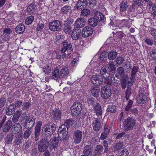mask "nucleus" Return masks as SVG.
Returning <instances> with one entry per match:
<instances>
[{
    "mask_svg": "<svg viewBox=\"0 0 156 156\" xmlns=\"http://www.w3.org/2000/svg\"><path fill=\"white\" fill-rule=\"evenodd\" d=\"M81 11L80 15L82 16L87 17L90 13V11L88 9H83Z\"/></svg>",
    "mask_w": 156,
    "mask_h": 156,
    "instance_id": "37",
    "label": "nucleus"
},
{
    "mask_svg": "<svg viewBox=\"0 0 156 156\" xmlns=\"http://www.w3.org/2000/svg\"><path fill=\"white\" fill-rule=\"evenodd\" d=\"M64 22V25L70 26L73 22V19L70 17H67L66 19L63 20Z\"/></svg>",
    "mask_w": 156,
    "mask_h": 156,
    "instance_id": "39",
    "label": "nucleus"
},
{
    "mask_svg": "<svg viewBox=\"0 0 156 156\" xmlns=\"http://www.w3.org/2000/svg\"><path fill=\"white\" fill-rule=\"evenodd\" d=\"M3 32L4 34L6 35L7 34H10L12 33V31L9 28H5L3 30Z\"/></svg>",
    "mask_w": 156,
    "mask_h": 156,
    "instance_id": "61",
    "label": "nucleus"
},
{
    "mask_svg": "<svg viewBox=\"0 0 156 156\" xmlns=\"http://www.w3.org/2000/svg\"><path fill=\"white\" fill-rule=\"evenodd\" d=\"M87 0H78L76 5V8L77 10L81 11L87 7Z\"/></svg>",
    "mask_w": 156,
    "mask_h": 156,
    "instance_id": "9",
    "label": "nucleus"
},
{
    "mask_svg": "<svg viewBox=\"0 0 156 156\" xmlns=\"http://www.w3.org/2000/svg\"><path fill=\"white\" fill-rule=\"evenodd\" d=\"M31 105V103L30 102H24L22 104V110L24 111L27 110Z\"/></svg>",
    "mask_w": 156,
    "mask_h": 156,
    "instance_id": "40",
    "label": "nucleus"
},
{
    "mask_svg": "<svg viewBox=\"0 0 156 156\" xmlns=\"http://www.w3.org/2000/svg\"><path fill=\"white\" fill-rule=\"evenodd\" d=\"M35 122V119L32 117H27L24 123L25 128L31 129L34 126Z\"/></svg>",
    "mask_w": 156,
    "mask_h": 156,
    "instance_id": "6",
    "label": "nucleus"
},
{
    "mask_svg": "<svg viewBox=\"0 0 156 156\" xmlns=\"http://www.w3.org/2000/svg\"><path fill=\"white\" fill-rule=\"evenodd\" d=\"M133 78H132V76H131V77L129 78L127 80H126V84H127V86H131L133 84Z\"/></svg>",
    "mask_w": 156,
    "mask_h": 156,
    "instance_id": "60",
    "label": "nucleus"
},
{
    "mask_svg": "<svg viewBox=\"0 0 156 156\" xmlns=\"http://www.w3.org/2000/svg\"><path fill=\"white\" fill-rule=\"evenodd\" d=\"M93 31V29L91 27H86L82 30V35L84 37H88L92 34Z\"/></svg>",
    "mask_w": 156,
    "mask_h": 156,
    "instance_id": "8",
    "label": "nucleus"
},
{
    "mask_svg": "<svg viewBox=\"0 0 156 156\" xmlns=\"http://www.w3.org/2000/svg\"><path fill=\"white\" fill-rule=\"evenodd\" d=\"M25 30V27L23 23H20L18 24L15 28L16 32L17 34H21Z\"/></svg>",
    "mask_w": 156,
    "mask_h": 156,
    "instance_id": "25",
    "label": "nucleus"
},
{
    "mask_svg": "<svg viewBox=\"0 0 156 156\" xmlns=\"http://www.w3.org/2000/svg\"><path fill=\"white\" fill-rule=\"evenodd\" d=\"M107 66H105L101 68L100 70V73L102 77L105 80L104 81V83L105 84H107V77L106 75V74L107 73Z\"/></svg>",
    "mask_w": 156,
    "mask_h": 156,
    "instance_id": "19",
    "label": "nucleus"
},
{
    "mask_svg": "<svg viewBox=\"0 0 156 156\" xmlns=\"http://www.w3.org/2000/svg\"><path fill=\"white\" fill-rule=\"evenodd\" d=\"M142 94H141L137 99V102L139 104H144L147 101V98H146V96L143 95L142 96Z\"/></svg>",
    "mask_w": 156,
    "mask_h": 156,
    "instance_id": "31",
    "label": "nucleus"
},
{
    "mask_svg": "<svg viewBox=\"0 0 156 156\" xmlns=\"http://www.w3.org/2000/svg\"><path fill=\"white\" fill-rule=\"evenodd\" d=\"M47 144V145H49V140H48L47 138V137H44L42 138V139H41L39 144Z\"/></svg>",
    "mask_w": 156,
    "mask_h": 156,
    "instance_id": "47",
    "label": "nucleus"
},
{
    "mask_svg": "<svg viewBox=\"0 0 156 156\" xmlns=\"http://www.w3.org/2000/svg\"><path fill=\"white\" fill-rule=\"evenodd\" d=\"M133 103V102L132 101L130 100L127 103V105L125 109V111L126 112V113H127V112L129 111V110L131 109Z\"/></svg>",
    "mask_w": 156,
    "mask_h": 156,
    "instance_id": "42",
    "label": "nucleus"
},
{
    "mask_svg": "<svg viewBox=\"0 0 156 156\" xmlns=\"http://www.w3.org/2000/svg\"><path fill=\"white\" fill-rule=\"evenodd\" d=\"M12 125L11 121L8 120L4 124H3L2 126V131L4 132H8Z\"/></svg>",
    "mask_w": 156,
    "mask_h": 156,
    "instance_id": "20",
    "label": "nucleus"
},
{
    "mask_svg": "<svg viewBox=\"0 0 156 156\" xmlns=\"http://www.w3.org/2000/svg\"><path fill=\"white\" fill-rule=\"evenodd\" d=\"M64 31L66 34H69L72 30V27L70 26L64 25Z\"/></svg>",
    "mask_w": 156,
    "mask_h": 156,
    "instance_id": "45",
    "label": "nucleus"
},
{
    "mask_svg": "<svg viewBox=\"0 0 156 156\" xmlns=\"http://www.w3.org/2000/svg\"><path fill=\"white\" fill-rule=\"evenodd\" d=\"M151 56L154 59H156V50H154L151 51Z\"/></svg>",
    "mask_w": 156,
    "mask_h": 156,
    "instance_id": "64",
    "label": "nucleus"
},
{
    "mask_svg": "<svg viewBox=\"0 0 156 156\" xmlns=\"http://www.w3.org/2000/svg\"><path fill=\"white\" fill-rule=\"evenodd\" d=\"M43 72L45 74L48 75L51 72V67L48 65H46L44 67H42Z\"/></svg>",
    "mask_w": 156,
    "mask_h": 156,
    "instance_id": "36",
    "label": "nucleus"
},
{
    "mask_svg": "<svg viewBox=\"0 0 156 156\" xmlns=\"http://www.w3.org/2000/svg\"><path fill=\"white\" fill-rule=\"evenodd\" d=\"M76 122V119H69L65 120V124L67 125L68 127L72 126Z\"/></svg>",
    "mask_w": 156,
    "mask_h": 156,
    "instance_id": "38",
    "label": "nucleus"
},
{
    "mask_svg": "<svg viewBox=\"0 0 156 156\" xmlns=\"http://www.w3.org/2000/svg\"><path fill=\"white\" fill-rule=\"evenodd\" d=\"M128 7L127 2L126 1H122L120 4V10L121 11L124 12Z\"/></svg>",
    "mask_w": 156,
    "mask_h": 156,
    "instance_id": "30",
    "label": "nucleus"
},
{
    "mask_svg": "<svg viewBox=\"0 0 156 156\" xmlns=\"http://www.w3.org/2000/svg\"><path fill=\"white\" fill-rule=\"evenodd\" d=\"M22 137H15L14 143L16 145H19L22 143Z\"/></svg>",
    "mask_w": 156,
    "mask_h": 156,
    "instance_id": "49",
    "label": "nucleus"
},
{
    "mask_svg": "<svg viewBox=\"0 0 156 156\" xmlns=\"http://www.w3.org/2000/svg\"><path fill=\"white\" fill-rule=\"evenodd\" d=\"M88 23L89 25L92 27H95L98 24L97 19L95 17H92L88 20Z\"/></svg>",
    "mask_w": 156,
    "mask_h": 156,
    "instance_id": "26",
    "label": "nucleus"
},
{
    "mask_svg": "<svg viewBox=\"0 0 156 156\" xmlns=\"http://www.w3.org/2000/svg\"><path fill=\"white\" fill-rule=\"evenodd\" d=\"M61 115L62 112L60 110L57 109L53 110L52 115L53 121L58 122L61 119Z\"/></svg>",
    "mask_w": 156,
    "mask_h": 156,
    "instance_id": "7",
    "label": "nucleus"
},
{
    "mask_svg": "<svg viewBox=\"0 0 156 156\" xmlns=\"http://www.w3.org/2000/svg\"><path fill=\"white\" fill-rule=\"evenodd\" d=\"M73 135L75 136H82V132L79 130H76L74 132Z\"/></svg>",
    "mask_w": 156,
    "mask_h": 156,
    "instance_id": "57",
    "label": "nucleus"
},
{
    "mask_svg": "<svg viewBox=\"0 0 156 156\" xmlns=\"http://www.w3.org/2000/svg\"><path fill=\"white\" fill-rule=\"evenodd\" d=\"M22 127L20 124L19 123H16L13 126L12 129V133L11 136H16V134L18 133L17 135L19 133L20 130Z\"/></svg>",
    "mask_w": 156,
    "mask_h": 156,
    "instance_id": "11",
    "label": "nucleus"
},
{
    "mask_svg": "<svg viewBox=\"0 0 156 156\" xmlns=\"http://www.w3.org/2000/svg\"><path fill=\"white\" fill-rule=\"evenodd\" d=\"M55 129V124L51 122L48 123L43 127L41 135L44 136H50L53 133Z\"/></svg>",
    "mask_w": 156,
    "mask_h": 156,
    "instance_id": "1",
    "label": "nucleus"
},
{
    "mask_svg": "<svg viewBox=\"0 0 156 156\" xmlns=\"http://www.w3.org/2000/svg\"><path fill=\"white\" fill-rule=\"evenodd\" d=\"M86 23L84 19L82 17L77 18L75 23L76 28H80L83 27L85 26Z\"/></svg>",
    "mask_w": 156,
    "mask_h": 156,
    "instance_id": "18",
    "label": "nucleus"
},
{
    "mask_svg": "<svg viewBox=\"0 0 156 156\" xmlns=\"http://www.w3.org/2000/svg\"><path fill=\"white\" fill-rule=\"evenodd\" d=\"M35 7L36 6L35 5V3H32L27 7V12L29 14H33L36 10Z\"/></svg>",
    "mask_w": 156,
    "mask_h": 156,
    "instance_id": "27",
    "label": "nucleus"
},
{
    "mask_svg": "<svg viewBox=\"0 0 156 156\" xmlns=\"http://www.w3.org/2000/svg\"><path fill=\"white\" fill-rule=\"evenodd\" d=\"M93 149L89 145H87L84 147L83 154L85 156H93Z\"/></svg>",
    "mask_w": 156,
    "mask_h": 156,
    "instance_id": "16",
    "label": "nucleus"
},
{
    "mask_svg": "<svg viewBox=\"0 0 156 156\" xmlns=\"http://www.w3.org/2000/svg\"><path fill=\"white\" fill-rule=\"evenodd\" d=\"M68 130H61V131H58V136H66L67 135Z\"/></svg>",
    "mask_w": 156,
    "mask_h": 156,
    "instance_id": "50",
    "label": "nucleus"
},
{
    "mask_svg": "<svg viewBox=\"0 0 156 156\" xmlns=\"http://www.w3.org/2000/svg\"><path fill=\"white\" fill-rule=\"evenodd\" d=\"M135 3L138 6H141L144 5V0H136Z\"/></svg>",
    "mask_w": 156,
    "mask_h": 156,
    "instance_id": "62",
    "label": "nucleus"
},
{
    "mask_svg": "<svg viewBox=\"0 0 156 156\" xmlns=\"http://www.w3.org/2000/svg\"><path fill=\"white\" fill-rule=\"evenodd\" d=\"M94 16L96 17L98 21L104 23L106 21V18L100 12L95 11L94 12Z\"/></svg>",
    "mask_w": 156,
    "mask_h": 156,
    "instance_id": "12",
    "label": "nucleus"
},
{
    "mask_svg": "<svg viewBox=\"0 0 156 156\" xmlns=\"http://www.w3.org/2000/svg\"><path fill=\"white\" fill-rule=\"evenodd\" d=\"M81 35V30L80 29H74L72 31L71 37L73 40H77L80 37Z\"/></svg>",
    "mask_w": 156,
    "mask_h": 156,
    "instance_id": "17",
    "label": "nucleus"
},
{
    "mask_svg": "<svg viewBox=\"0 0 156 156\" xmlns=\"http://www.w3.org/2000/svg\"><path fill=\"white\" fill-rule=\"evenodd\" d=\"M68 127L65 124L62 125L59 127L58 131H61V130H68Z\"/></svg>",
    "mask_w": 156,
    "mask_h": 156,
    "instance_id": "54",
    "label": "nucleus"
},
{
    "mask_svg": "<svg viewBox=\"0 0 156 156\" xmlns=\"http://www.w3.org/2000/svg\"><path fill=\"white\" fill-rule=\"evenodd\" d=\"M103 146L101 145H97L94 151V154L101 155L103 152Z\"/></svg>",
    "mask_w": 156,
    "mask_h": 156,
    "instance_id": "32",
    "label": "nucleus"
},
{
    "mask_svg": "<svg viewBox=\"0 0 156 156\" xmlns=\"http://www.w3.org/2000/svg\"><path fill=\"white\" fill-rule=\"evenodd\" d=\"M34 19V16H30L28 17L25 20V23L27 25H29L32 23Z\"/></svg>",
    "mask_w": 156,
    "mask_h": 156,
    "instance_id": "41",
    "label": "nucleus"
},
{
    "mask_svg": "<svg viewBox=\"0 0 156 156\" xmlns=\"http://www.w3.org/2000/svg\"><path fill=\"white\" fill-rule=\"evenodd\" d=\"M26 129H27L25 131L24 135V136H29L31 133V129L28 128Z\"/></svg>",
    "mask_w": 156,
    "mask_h": 156,
    "instance_id": "55",
    "label": "nucleus"
},
{
    "mask_svg": "<svg viewBox=\"0 0 156 156\" xmlns=\"http://www.w3.org/2000/svg\"><path fill=\"white\" fill-rule=\"evenodd\" d=\"M14 105V104H12L6 108V114L7 115H11L14 113L16 108Z\"/></svg>",
    "mask_w": 156,
    "mask_h": 156,
    "instance_id": "21",
    "label": "nucleus"
},
{
    "mask_svg": "<svg viewBox=\"0 0 156 156\" xmlns=\"http://www.w3.org/2000/svg\"><path fill=\"white\" fill-rule=\"evenodd\" d=\"M60 76L62 79H67L69 75V71L67 67H63L59 71Z\"/></svg>",
    "mask_w": 156,
    "mask_h": 156,
    "instance_id": "10",
    "label": "nucleus"
},
{
    "mask_svg": "<svg viewBox=\"0 0 156 156\" xmlns=\"http://www.w3.org/2000/svg\"><path fill=\"white\" fill-rule=\"evenodd\" d=\"M116 107L114 105L108 106V112L114 113L116 111Z\"/></svg>",
    "mask_w": 156,
    "mask_h": 156,
    "instance_id": "52",
    "label": "nucleus"
},
{
    "mask_svg": "<svg viewBox=\"0 0 156 156\" xmlns=\"http://www.w3.org/2000/svg\"><path fill=\"white\" fill-rule=\"evenodd\" d=\"M107 87L105 86L102 88L101 90V95L102 98L106 99L107 98Z\"/></svg>",
    "mask_w": 156,
    "mask_h": 156,
    "instance_id": "29",
    "label": "nucleus"
},
{
    "mask_svg": "<svg viewBox=\"0 0 156 156\" xmlns=\"http://www.w3.org/2000/svg\"><path fill=\"white\" fill-rule=\"evenodd\" d=\"M71 10V7L69 4H67L64 6L61 9L62 12L65 14H67Z\"/></svg>",
    "mask_w": 156,
    "mask_h": 156,
    "instance_id": "35",
    "label": "nucleus"
},
{
    "mask_svg": "<svg viewBox=\"0 0 156 156\" xmlns=\"http://www.w3.org/2000/svg\"><path fill=\"white\" fill-rule=\"evenodd\" d=\"M106 53V51H105L100 54V58L101 61L105 62L106 61L107 58Z\"/></svg>",
    "mask_w": 156,
    "mask_h": 156,
    "instance_id": "43",
    "label": "nucleus"
},
{
    "mask_svg": "<svg viewBox=\"0 0 156 156\" xmlns=\"http://www.w3.org/2000/svg\"><path fill=\"white\" fill-rule=\"evenodd\" d=\"M94 130L98 131L101 128V123L100 119L98 118L94 119L92 123Z\"/></svg>",
    "mask_w": 156,
    "mask_h": 156,
    "instance_id": "15",
    "label": "nucleus"
},
{
    "mask_svg": "<svg viewBox=\"0 0 156 156\" xmlns=\"http://www.w3.org/2000/svg\"><path fill=\"white\" fill-rule=\"evenodd\" d=\"M49 145L47 144H39L38 145V149L39 151L40 152H43L45 151L48 148Z\"/></svg>",
    "mask_w": 156,
    "mask_h": 156,
    "instance_id": "33",
    "label": "nucleus"
},
{
    "mask_svg": "<svg viewBox=\"0 0 156 156\" xmlns=\"http://www.w3.org/2000/svg\"><path fill=\"white\" fill-rule=\"evenodd\" d=\"M150 34L151 35L154 37H156V30L152 28L150 30Z\"/></svg>",
    "mask_w": 156,
    "mask_h": 156,
    "instance_id": "63",
    "label": "nucleus"
},
{
    "mask_svg": "<svg viewBox=\"0 0 156 156\" xmlns=\"http://www.w3.org/2000/svg\"><path fill=\"white\" fill-rule=\"evenodd\" d=\"M135 124L136 121L135 119L130 117H128L125 119L123 123L125 128L128 130L132 129L135 126Z\"/></svg>",
    "mask_w": 156,
    "mask_h": 156,
    "instance_id": "5",
    "label": "nucleus"
},
{
    "mask_svg": "<svg viewBox=\"0 0 156 156\" xmlns=\"http://www.w3.org/2000/svg\"><path fill=\"white\" fill-rule=\"evenodd\" d=\"M94 108L95 113L98 116L102 114V110L100 105L97 103L94 106Z\"/></svg>",
    "mask_w": 156,
    "mask_h": 156,
    "instance_id": "28",
    "label": "nucleus"
},
{
    "mask_svg": "<svg viewBox=\"0 0 156 156\" xmlns=\"http://www.w3.org/2000/svg\"><path fill=\"white\" fill-rule=\"evenodd\" d=\"M51 78L52 79L58 81V82L60 83L62 82L61 79L59 70L58 69H56L53 71Z\"/></svg>",
    "mask_w": 156,
    "mask_h": 156,
    "instance_id": "13",
    "label": "nucleus"
},
{
    "mask_svg": "<svg viewBox=\"0 0 156 156\" xmlns=\"http://www.w3.org/2000/svg\"><path fill=\"white\" fill-rule=\"evenodd\" d=\"M6 98L4 97L0 98V108L3 107L6 102Z\"/></svg>",
    "mask_w": 156,
    "mask_h": 156,
    "instance_id": "46",
    "label": "nucleus"
},
{
    "mask_svg": "<svg viewBox=\"0 0 156 156\" xmlns=\"http://www.w3.org/2000/svg\"><path fill=\"white\" fill-rule=\"evenodd\" d=\"M117 72L120 76H123L124 74V70L122 67H119L117 69Z\"/></svg>",
    "mask_w": 156,
    "mask_h": 156,
    "instance_id": "51",
    "label": "nucleus"
},
{
    "mask_svg": "<svg viewBox=\"0 0 156 156\" xmlns=\"http://www.w3.org/2000/svg\"><path fill=\"white\" fill-rule=\"evenodd\" d=\"M123 146V143L121 142H119L115 144L114 147V148L115 151L119 150L122 148Z\"/></svg>",
    "mask_w": 156,
    "mask_h": 156,
    "instance_id": "44",
    "label": "nucleus"
},
{
    "mask_svg": "<svg viewBox=\"0 0 156 156\" xmlns=\"http://www.w3.org/2000/svg\"><path fill=\"white\" fill-rule=\"evenodd\" d=\"M62 49L61 50V53H65L66 51L70 50L73 51L72 44L67 40H64L62 43Z\"/></svg>",
    "mask_w": 156,
    "mask_h": 156,
    "instance_id": "4",
    "label": "nucleus"
},
{
    "mask_svg": "<svg viewBox=\"0 0 156 156\" xmlns=\"http://www.w3.org/2000/svg\"><path fill=\"white\" fill-rule=\"evenodd\" d=\"M109 66L111 69L112 71H115L116 69V67L115 66L114 63L113 61H110L109 63Z\"/></svg>",
    "mask_w": 156,
    "mask_h": 156,
    "instance_id": "56",
    "label": "nucleus"
},
{
    "mask_svg": "<svg viewBox=\"0 0 156 156\" xmlns=\"http://www.w3.org/2000/svg\"><path fill=\"white\" fill-rule=\"evenodd\" d=\"M91 93L93 96L97 97L99 95L100 93V87L99 85L97 86L94 87L92 86L91 87Z\"/></svg>",
    "mask_w": 156,
    "mask_h": 156,
    "instance_id": "23",
    "label": "nucleus"
},
{
    "mask_svg": "<svg viewBox=\"0 0 156 156\" xmlns=\"http://www.w3.org/2000/svg\"><path fill=\"white\" fill-rule=\"evenodd\" d=\"M117 55V52L115 51H112L108 54V58L110 60L115 59Z\"/></svg>",
    "mask_w": 156,
    "mask_h": 156,
    "instance_id": "34",
    "label": "nucleus"
},
{
    "mask_svg": "<svg viewBox=\"0 0 156 156\" xmlns=\"http://www.w3.org/2000/svg\"><path fill=\"white\" fill-rule=\"evenodd\" d=\"M99 76L98 75H95L90 78V80L92 83L94 84H96L98 86L102 83L103 79L99 78Z\"/></svg>",
    "mask_w": 156,
    "mask_h": 156,
    "instance_id": "14",
    "label": "nucleus"
},
{
    "mask_svg": "<svg viewBox=\"0 0 156 156\" xmlns=\"http://www.w3.org/2000/svg\"><path fill=\"white\" fill-rule=\"evenodd\" d=\"M62 27L61 22L57 20L52 21L50 23L49 25V28L52 31H58Z\"/></svg>",
    "mask_w": 156,
    "mask_h": 156,
    "instance_id": "3",
    "label": "nucleus"
},
{
    "mask_svg": "<svg viewBox=\"0 0 156 156\" xmlns=\"http://www.w3.org/2000/svg\"><path fill=\"white\" fill-rule=\"evenodd\" d=\"M42 125V122L39 121L37 122L34 129L35 136H39L41 133Z\"/></svg>",
    "mask_w": 156,
    "mask_h": 156,
    "instance_id": "22",
    "label": "nucleus"
},
{
    "mask_svg": "<svg viewBox=\"0 0 156 156\" xmlns=\"http://www.w3.org/2000/svg\"><path fill=\"white\" fill-rule=\"evenodd\" d=\"M138 70L137 67L136 66H134L132 69L131 76L132 78H134V77Z\"/></svg>",
    "mask_w": 156,
    "mask_h": 156,
    "instance_id": "53",
    "label": "nucleus"
},
{
    "mask_svg": "<svg viewBox=\"0 0 156 156\" xmlns=\"http://www.w3.org/2000/svg\"><path fill=\"white\" fill-rule=\"evenodd\" d=\"M130 113L134 114L135 115H137L138 113V110L136 108H131L129 111Z\"/></svg>",
    "mask_w": 156,
    "mask_h": 156,
    "instance_id": "59",
    "label": "nucleus"
},
{
    "mask_svg": "<svg viewBox=\"0 0 156 156\" xmlns=\"http://www.w3.org/2000/svg\"><path fill=\"white\" fill-rule=\"evenodd\" d=\"M71 111L73 116L75 117L80 114L82 109V104L81 103L76 102L72 106Z\"/></svg>",
    "mask_w": 156,
    "mask_h": 156,
    "instance_id": "2",
    "label": "nucleus"
},
{
    "mask_svg": "<svg viewBox=\"0 0 156 156\" xmlns=\"http://www.w3.org/2000/svg\"><path fill=\"white\" fill-rule=\"evenodd\" d=\"M58 138L61 137H52L50 140L51 145V148L54 149L57 147L59 139Z\"/></svg>",
    "mask_w": 156,
    "mask_h": 156,
    "instance_id": "24",
    "label": "nucleus"
},
{
    "mask_svg": "<svg viewBox=\"0 0 156 156\" xmlns=\"http://www.w3.org/2000/svg\"><path fill=\"white\" fill-rule=\"evenodd\" d=\"M23 101L21 100H18L16 101L14 104V107H15V108L16 107L18 108L20 107L22 105Z\"/></svg>",
    "mask_w": 156,
    "mask_h": 156,
    "instance_id": "58",
    "label": "nucleus"
},
{
    "mask_svg": "<svg viewBox=\"0 0 156 156\" xmlns=\"http://www.w3.org/2000/svg\"><path fill=\"white\" fill-rule=\"evenodd\" d=\"M124 60V59L122 57H118L115 59L116 63L119 65H122Z\"/></svg>",
    "mask_w": 156,
    "mask_h": 156,
    "instance_id": "48",
    "label": "nucleus"
}]
</instances>
